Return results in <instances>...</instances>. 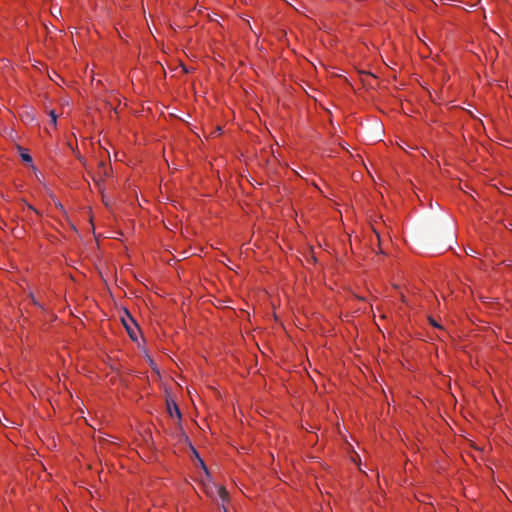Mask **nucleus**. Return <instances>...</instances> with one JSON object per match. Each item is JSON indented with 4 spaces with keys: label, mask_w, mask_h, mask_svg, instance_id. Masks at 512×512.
Instances as JSON below:
<instances>
[{
    "label": "nucleus",
    "mask_w": 512,
    "mask_h": 512,
    "mask_svg": "<svg viewBox=\"0 0 512 512\" xmlns=\"http://www.w3.org/2000/svg\"><path fill=\"white\" fill-rule=\"evenodd\" d=\"M125 315L122 316L121 321L127 330V333L129 334L130 338L134 341L137 340V335L139 333V327L134 318L131 316V314L125 310Z\"/></svg>",
    "instance_id": "f257e3e1"
},
{
    "label": "nucleus",
    "mask_w": 512,
    "mask_h": 512,
    "mask_svg": "<svg viewBox=\"0 0 512 512\" xmlns=\"http://www.w3.org/2000/svg\"><path fill=\"white\" fill-rule=\"evenodd\" d=\"M166 405H167V412L170 415V417H172V418L176 417L178 420H180L181 412H180V409H179L178 405L176 404V402L173 400L167 399Z\"/></svg>",
    "instance_id": "f03ea898"
},
{
    "label": "nucleus",
    "mask_w": 512,
    "mask_h": 512,
    "mask_svg": "<svg viewBox=\"0 0 512 512\" xmlns=\"http://www.w3.org/2000/svg\"><path fill=\"white\" fill-rule=\"evenodd\" d=\"M99 178L94 179L97 185H100V182L103 181L104 177L108 176L109 174V168L108 166L103 162H99Z\"/></svg>",
    "instance_id": "7ed1b4c3"
},
{
    "label": "nucleus",
    "mask_w": 512,
    "mask_h": 512,
    "mask_svg": "<svg viewBox=\"0 0 512 512\" xmlns=\"http://www.w3.org/2000/svg\"><path fill=\"white\" fill-rule=\"evenodd\" d=\"M215 488H216L218 496L221 498V500L223 502L228 501L229 494H228L227 490L222 486H220V487L215 486Z\"/></svg>",
    "instance_id": "20e7f679"
},
{
    "label": "nucleus",
    "mask_w": 512,
    "mask_h": 512,
    "mask_svg": "<svg viewBox=\"0 0 512 512\" xmlns=\"http://www.w3.org/2000/svg\"><path fill=\"white\" fill-rule=\"evenodd\" d=\"M193 453H194V456H196V457H197V459H198V461H199V463H200L201 467H202V468H203V470L205 471V473H206L207 475H209V472H208V468H207V466L205 465L204 461L200 458L199 454L197 453V451H196L195 449H193Z\"/></svg>",
    "instance_id": "39448f33"
},
{
    "label": "nucleus",
    "mask_w": 512,
    "mask_h": 512,
    "mask_svg": "<svg viewBox=\"0 0 512 512\" xmlns=\"http://www.w3.org/2000/svg\"><path fill=\"white\" fill-rule=\"evenodd\" d=\"M49 116L51 118V122L54 126H56L57 123V115L54 110L49 111Z\"/></svg>",
    "instance_id": "423d86ee"
},
{
    "label": "nucleus",
    "mask_w": 512,
    "mask_h": 512,
    "mask_svg": "<svg viewBox=\"0 0 512 512\" xmlns=\"http://www.w3.org/2000/svg\"><path fill=\"white\" fill-rule=\"evenodd\" d=\"M21 157H22L23 161H25V162H32V157L27 153H22Z\"/></svg>",
    "instance_id": "0eeeda50"
},
{
    "label": "nucleus",
    "mask_w": 512,
    "mask_h": 512,
    "mask_svg": "<svg viewBox=\"0 0 512 512\" xmlns=\"http://www.w3.org/2000/svg\"><path fill=\"white\" fill-rule=\"evenodd\" d=\"M430 323L437 328H441V326L432 318H429Z\"/></svg>",
    "instance_id": "6e6552de"
},
{
    "label": "nucleus",
    "mask_w": 512,
    "mask_h": 512,
    "mask_svg": "<svg viewBox=\"0 0 512 512\" xmlns=\"http://www.w3.org/2000/svg\"><path fill=\"white\" fill-rule=\"evenodd\" d=\"M30 210H33L34 212L38 213L37 210H35L31 205L28 206Z\"/></svg>",
    "instance_id": "1a4fd4ad"
},
{
    "label": "nucleus",
    "mask_w": 512,
    "mask_h": 512,
    "mask_svg": "<svg viewBox=\"0 0 512 512\" xmlns=\"http://www.w3.org/2000/svg\"><path fill=\"white\" fill-rule=\"evenodd\" d=\"M206 493L209 494V495H212V491L206 489Z\"/></svg>",
    "instance_id": "9d476101"
},
{
    "label": "nucleus",
    "mask_w": 512,
    "mask_h": 512,
    "mask_svg": "<svg viewBox=\"0 0 512 512\" xmlns=\"http://www.w3.org/2000/svg\"><path fill=\"white\" fill-rule=\"evenodd\" d=\"M224 512H227V510L224 508Z\"/></svg>",
    "instance_id": "9b49d317"
}]
</instances>
